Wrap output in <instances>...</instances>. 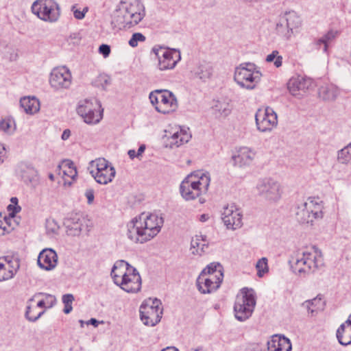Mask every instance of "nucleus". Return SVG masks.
<instances>
[{
    "label": "nucleus",
    "mask_w": 351,
    "mask_h": 351,
    "mask_svg": "<svg viewBox=\"0 0 351 351\" xmlns=\"http://www.w3.org/2000/svg\"><path fill=\"white\" fill-rule=\"evenodd\" d=\"M164 219L156 214L142 213L127 223L128 238L144 243L154 238L161 230Z\"/></svg>",
    "instance_id": "nucleus-1"
},
{
    "label": "nucleus",
    "mask_w": 351,
    "mask_h": 351,
    "mask_svg": "<svg viewBox=\"0 0 351 351\" xmlns=\"http://www.w3.org/2000/svg\"><path fill=\"white\" fill-rule=\"evenodd\" d=\"M145 15L141 0H123L114 11L112 23L119 28H130L141 22Z\"/></svg>",
    "instance_id": "nucleus-2"
},
{
    "label": "nucleus",
    "mask_w": 351,
    "mask_h": 351,
    "mask_svg": "<svg viewBox=\"0 0 351 351\" xmlns=\"http://www.w3.org/2000/svg\"><path fill=\"white\" fill-rule=\"evenodd\" d=\"M111 277L114 284L128 293H137L141 289V277L138 270L123 260L116 261L112 268Z\"/></svg>",
    "instance_id": "nucleus-3"
},
{
    "label": "nucleus",
    "mask_w": 351,
    "mask_h": 351,
    "mask_svg": "<svg viewBox=\"0 0 351 351\" xmlns=\"http://www.w3.org/2000/svg\"><path fill=\"white\" fill-rule=\"evenodd\" d=\"M210 182V177L208 172L198 171L190 174L180 184V194L186 201L199 197V202L203 204L205 199L201 196L207 193Z\"/></svg>",
    "instance_id": "nucleus-4"
},
{
    "label": "nucleus",
    "mask_w": 351,
    "mask_h": 351,
    "mask_svg": "<svg viewBox=\"0 0 351 351\" xmlns=\"http://www.w3.org/2000/svg\"><path fill=\"white\" fill-rule=\"evenodd\" d=\"M223 278L222 266L219 263H210L197 277V289L202 294L211 293L219 288Z\"/></svg>",
    "instance_id": "nucleus-5"
},
{
    "label": "nucleus",
    "mask_w": 351,
    "mask_h": 351,
    "mask_svg": "<svg viewBox=\"0 0 351 351\" xmlns=\"http://www.w3.org/2000/svg\"><path fill=\"white\" fill-rule=\"evenodd\" d=\"M291 269L293 271L300 276H305L315 271L322 264V257L317 251H305L302 254H298L295 258H293Z\"/></svg>",
    "instance_id": "nucleus-6"
},
{
    "label": "nucleus",
    "mask_w": 351,
    "mask_h": 351,
    "mask_svg": "<svg viewBox=\"0 0 351 351\" xmlns=\"http://www.w3.org/2000/svg\"><path fill=\"white\" fill-rule=\"evenodd\" d=\"M261 76L254 64L245 62L236 68L234 79L241 88L252 90L260 82Z\"/></svg>",
    "instance_id": "nucleus-7"
},
{
    "label": "nucleus",
    "mask_w": 351,
    "mask_h": 351,
    "mask_svg": "<svg viewBox=\"0 0 351 351\" xmlns=\"http://www.w3.org/2000/svg\"><path fill=\"white\" fill-rule=\"evenodd\" d=\"M151 104L155 106L157 112L167 114L175 112L178 108V100L176 95L167 89H156L152 91L149 96Z\"/></svg>",
    "instance_id": "nucleus-8"
},
{
    "label": "nucleus",
    "mask_w": 351,
    "mask_h": 351,
    "mask_svg": "<svg viewBox=\"0 0 351 351\" xmlns=\"http://www.w3.org/2000/svg\"><path fill=\"white\" fill-rule=\"evenodd\" d=\"M256 300L252 289L243 288L238 295L234 306L235 317L239 321H245L248 319L254 309Z\"/></svg>",
    "instance_id": "nucleus-9"
},
{
    "label": "nucleus",
    "mask_w": 351,
    "mask_h": 351,
    "mask_svg": "<svg viewBox=\"0 0 351 351\" xmlns=\"http://www.w3.org/2000/svg\"><path fill=\"white\" fill-rule=\"evenodd\" d=\"M88 170L95 180L100 184L111 182L116 175L114 167L105 158L92 160Z\"/></svg>",
    "instance_id": "nucleus-10"
},
{
    "label": "nucleus",
    "mask_w": 351,
    "mask_h": 351,
    "mask_svg": "<svg viewBox=\"0 0 351 351\" xmlns=\"http://www.w3.org/2000/svg\"><path fill=\"white\" fill-rule=\"evenodd\" d=\"M77 112L86 123L90 125L98 123L103 117V109L100 102L96 99H86L80 101L77 108Z\"/></svg>",
    "instance_id": "nucleus-11"
},
{
    "label": "nucleus",
    "mask_w": 351,
    "mask_h": 351,
    "mask_svg": "<svg viewBox=\"0 0 351 351\" xmlns=\"http://www.w3.org/2000/svg\"><path fill=\"white\" fill-rule=\"evenodd\" d=\"M139 313L145 325L154 326L160 322L162 317V303L157 298H149L141 305Z\"/></svg>",
    "instance_id": "nucleus-12"
},
{
    "label": "nucleus",
    "mask_w": 351,
    "mask_h": 351,
    "mask_svg": "<svg viewBox=\"0 0 351 351\" xmlns=\"http://www.w3.org/2000/svg\"><path fill=\"white\" fill-rule=\"evenodd\" d=\"M31 8L34 14L47 22L57 21L60 14L59 5L55 0H36Z\"/></svg>",
    "instance_id": "nucleus-13"
},
{
    "label": "nucleus",
    "mask_w": 351,
    "mask_h": 351,
    "mask_svg": "<svg viewBox=\"0 0 351 351\" xmlns=\"http://www.w3.org/2000/svg\"><path fill=\"white\" fill-rule=\"evenodd\" d=\"M256 189L262 198L269 202H276L282 194L281 184L271 178H265L258 181Z\"/></svg>",
    "instance_id": "nucleus-14"
},
{
    "label": "nucleus",
    "mask_w": 351,
    "mask_h": 351,
    "mask_svg": "<svg viewBox=\"0 0 351 351\" xmlns=\"http://www.w3.org/2000/svg\"><path fill=\"white\" fill-rule=\"evenodd\" d=\"M302 25L301 17L294 11L287 12L276 25L277 33L289 40Z\"/></svg>",
    "instance_id": "nucleus-15"
},
{
    "label": "nucleus",
    "mask_w": 351,
    "mask_h": 351,
    "mask_svg": "<svg viewBox=\"0 0 351 351\" xmlns=\"http://www.w3.org/2000/svg\"><path fill=\"white\" fill-rule=\"evenodd\" d=\"M152 52L157 58V68L160 71L174 69L177 63L181 60L180 51L174 49H170L161 46H156L152 48Z\"/></svg>",
    "instance_id": "nucleus-16"
},
{
    "label": "nucleus",
    "mask_w": 351,
    "mask_h": 351,
    "mask_svg": "<svg viewBox=\"0 0 351 351\" xmlns=\"http://www.w3.org/2000/svg\"><path fill=\"white\" fill-rule=\"evenodd\" d=\"M257 129L261 132L271 131L278 124V117L273 108L258 109L255 114Z\"/></svg>",
    "instance_id": "nucleus-17"
},
{
    "label": "nucleus",
    "mask_w": 351,
    "mask_h": 351,
    "mask_svg": "<svg viewBox=\"0 0 351 351\" xmlns=\"http://www.w3.org/2000/svg\"><path fill=\"white\" fill-rule=\"evenodd\" d=\"M71 82V73L66 66L57 67L52 70L49 83L54 89H66L70 87Z\"/></svg>",
    "instance_id": "nucleus-18"
},
{
    "label": "nucleus",
    "mask_w": 351,
    "mask_h": 351,
    "mask_svg": "<svg viewBox=\"0 0 351 351\" xmlns=\"http://www.w3.org/2000/svg\"><path fill=\"white\" fill-rule=\"evenodd\" d=\"M15 173L16 176L27 186H34L38 182V171L29 163L19 162L16 166Z\"/></svg>",
    "instance_id": "nucleus-19"
},
{
    "label": "nucleus",
    "mask_w": 351,
    "mask_h": 351,
    "mask_svg": "<svg viewBox=\"0 0 351 351\" xmlns=\"http://www.w3.org/2000/svg\"><path fill=\"white\" fill-rule=\"evenodd\" d=\"M221 216L224 225L228 229L236 230L242 225V215L234 204L225 206Z\"/></svg>",
    "instance_id": "nucleus-20"
},
{
    "label": "nucleus",
    "mask_w": 351,
    "mask_h": 351,
    "mask_svg": "<svg viewBox=\"0 0 351 351\" xmlns=\"http://www.w3.org/2000/svg\"><path fill=\"white\" fill-rule=\"evenodd\" d=\"M311 84L310 80L298 75L293 77L289 80L287 88L293 96L300 98L305 95Z\"/></svg>",
    "instance_id": "nucleus-21"
},
{
    "label": "nucleus",
    "mask_w": 351,
    "mask_h": 351,
    "mask_svg": "<svg viewBox=\"0 0 351 351\" xmlns=\"http://www.w3.org/2000/svg\"><path fill=\"white\" fill-rule=\"evenodd\" d=\"M40 295H43L45 297L44 299H43V300L45 302V304L46 305V308H50L53 307L56 304V298L54 295L48 294V293H41V292L36 293L32 298L29 299L27 302V305L26 311H25V317L29 322H36L45 313V311H41V312H39L38 313H37V315H30V313H31V302L34 301V300L36 298H37L38 297H39Z\"/></svg>",
    "instance_id": "nucleus-22"
},
{
    "label": "nucleus",
    "mask_w": 351,
    "mask_h": 351,
    "mask_svg": "<svg viewBox=\"0 0 351 351\" xmlns=\"http://www.w3.org/2000/svg\"><path fill=\"white\" fill-rule=\"evenodd\" d=\"M19 268L18 261L13 262L9 257H0V282L14 278Z\"/></svg>",
    "instance_id": "nucleus-23"
},
{
    "label": "nucleus",
    "mask_w": 351,
    "mask_h": 351,
    "mask_svg": "<svg viewBox=\"0 0 351 351\" xmlns=\"http://www.w3.org/2000/svg\"><path fill=\"white\" fill-rule=\"evenodd\" d=\"M58 264V255L51 248L43 250L38 256V266L46 271L53 269Z\"/></svg>",
    "instance_id": "nucleus-24"
},
{
    "label": "nucleus",
    "mask_w": 351,
    "mask_h": 351,
    "mask_svg": "<svg viewBox=\"0 0 351 351\" xmlns=\"http://www.w3.org/2000/svg\"><path fill=\"white\" fill-rule=\"evenodd\" d=\"M66 232L70 236H78L83 228L87 226V219L80 213L72 215L65 222Z\"/></svg>",
    "instance_id": "nucleus-25"
},
{
    "label": "nucleus",
    "mask_w": 351,
    "mask_h": 351,
    "mask_svg": "<svg viewBox=\"0 0 351 351\" xmlns=\"http://www.w3.org/2000/svg\"><path fill=\"white\" fill-rule=\"evenodd\" d=\"M256 156V153L247 147H241L237 154L232 156L234 165L239 167L250 166Z\"/></svg>",
    "instance_id": "nucleus-26"
},
{
    "label": "nucleus",
    "mask_w": 351,
    "mask_h": 351,
    "mask_svg": "<svg viewBox=\"0 0 351 351\" xmlns=\"http://www.w3.org/2000/svg\"><path fill=\"white\" fill-rule=\"evenodd\" d=\"M268 351H291L290 340L284 335H275L267 342Z\"/></svg>",
    "instance_id": "nucleus-27"
},
{
    "label": "nucleus",
    "mask_w": 351,
    "mask_h": 351,
    "mask_svg": "<svg viewBox=\"0 0 351 351\" xmlns=\"http://www.w3.org/2000/svg\"><path fill=\"white\" fill-rule=\"evenodd\" d=\"M191 138V134L187 130L180 128L167 138V145L171 148L178 147L188 143Z\"/></svg>",
    "instance_id": "nucleus-28"
},
{
    "label": "nucleus",
    "mask_w": 351,
    "mask_h": 351,
    "mask_svg": "<svg viewBox=\"0 0 351 351\" xmlns=\"http://www.w3.org/2000/svg\"><path fill=\"white\" fill-rule=\"evenodd\" d=\"M213 66L207 62H202L191 71L194 77L198 78L202 82H206L213 75Z\"/></svg>",
    "instance_id": "nucleus-29"
},
{
    "label": "nucleus",
    "mask_w": 351,
    "mask_h": 351,
    "mask_svg": "<svg viewBox=\"0 0 351 351\" xmlns=\"http://www.w3.org/2000/svg\"><path fill=\"white\" fill-rule=\"evenodd\" d=\"M302 204L314 215V219L323 217V202L319 197H309Z\"/></svg>",
    "instance_id": "nucleus-30"
},
{
    "label": "nucleus",
    "mask_w": 351,
    "mask_h": 351,
    "mask_svg": "<svg viewBox=\"0 0 351 351\" xmlns=\"http://www.w3.org/2000/svg\"><path fill=\"white\" fill-rule=\"evenodd\" d=\"M20 106L27 114H34L40 110V101L36 97L26 96L20 99Z\"/></svg>",
    "instance_id": "nucleus-31"
},
{
    "label": "nucleus",
    "mask_w": 351,
    "mask_h": 351,
    "mask_svg": "<svg viewBox=\"0 0 351 351\" xmlns=\"http://www.w3.org/2000/svg\"><path fill=\"white\" fill-rule=\"evenodd\" d=\"M337 36V31L330 30L320 38L315 39L314 45L316 49H320L321 47L323 46V51L327 53L330 44L335 39Z\"/></svg>",
    "instance_id": "nucleus-32"
},
{
    "label": "nucleus",
    "mask_w": 351,
    "mask_h": 351,
    "mask_svg": "<svg viewBox=\"0 0 351 351\" xmlns=\"http://www.w3.org/2000/svg\"><path fill=\"white\" fill-rule=\"evenodd\" d=\"M318 95L323 100L332 101L339 95V90L334 84H324L319 87Z\"/></svg>",
    "instance_id": "nucleus-33"
},
{
    "label": "nucleus",
    "mask_w": 351,
    "mask_h": 351,
    "mask_svg": "<svg viewBox=\"0 0 351 351\" xmlns=\"http://www.w3.org/2000/svg\"><path fill=\"white\" fill-rule=\"evenodd\" d=\"M206 242V236L196 235L192 238L191 241V250L193 254L200 255L204 251V247H208Z\"/></svg>",
    "instance_id": "nucleus-34"
},
{
    "label": "nucleus",
    "mask_w": 351,
    "mask_h": 351,
    "mask_svg": "<svg viewBox=\"0 0 351 351\" xmlns=\"http://www.w3.org/2000/svg\"><path fill=\"white\" fill-rule=\"evenodd\" d=\"M295 216L301 223H312L314 220V215L302 203L297 206Z\"/></svg>",
    "instance_id": "nucleus-35"
},
{
    "label": "nucleus",
    "mask_w": 351,
    "mask_h": 351,
    "mask_svg": "<svg viewBox=\"0 0 351 351\" xmlns=\"http://www.w3.org/2000/svg\"><path fill=\"white\" fill-rule=\"evenodd\" d=\"M60 169V174L62 173L64 177H68L72 180H75L77 176V172L74 163L70 160H63L58 166Z\"/></svg>",
    "instance_id": "nucleus-36"
},
{
    "label": "nucleus",
    "mask_w": 351,
    "mask_h": 351,
    "mask_svg": "<svg viewBox=\"0 0 351 351\" xmlns=\"http://www.w3.org/2000/svg\"><path fill=\"white\" fill-rule=\"evenodd\" d=\"M302 306L313 316L315 313L323 309L324 302L322 300L321 298L316 297L312 300L304 302Z\"/></svg>",
    "instance_id": "nucleus-37"
},
{
    "label": "nucleus",
    "mask_w": 351,
    "mask_h": 351,
    "mask_svg": "<svg viewBox=\"0 0 351 351\" xmlns=\"http://www.w3.org/2000/svg\"><path fill=\"white\" fill-rule=\"evenodd\" d=\"M216 116L221 117H227L231 112L230 105L228 102L216 101L212 107Z\"/></svg>",
    "instance_id": "nucleus-38"
},
{
    "label": "nucleus",
    "mask_w": 351,
    "mask_h": 351,
    "mask_svg": "<svg viewBox=\"0 0 351 351\" xmlns=\"http://www.w3.org/2000/svg\"><path fill=\"white\" fill-rule=\"evenodd\" d=\"M339 162L347 165L351 162V142L337 152Z\"/></svg>",
    "instance_id": "nucleus-39"
},
{
    "label": "nucleus",
    "mask_w": 351,
    "mask_h": 351,
    "mask_svg": "<svg viewBox=\"0 0 351 351\" xmlns=\"http://www.w3.org/2000/svg\"><path fill=\"white\" fill-rule=\"evenodd\" d=\"M45 228L48 236L55 237L59 233L60 226L55 219L49 218L46 220Z\"/></svg>",
    "instance_id": "nucleus-40"
},
{
    "label": "nucleus",
    "mask_w": 351,
    "mask_h": 351,
    "mask_svg": "<svg viewBox=\"0 0 351 351\" xmlns=\"http://www.w3.org/2000/svg\"><path fill=\"white\" fill-rule=\"evenodd\" d=\"M268 260L265 257L259 259L256 264V269L257 270V276L259 278L263 277L269 272Z\"/></svg>",
    "instance_id": "nucleus-41"
},
{
    "label": "nucleus",
    "mask_w": 351,
    "mask_h": 351,
    "mask_svg": "<svg viewBox=\"0 0 351 351\" xmlns=\"http://www.w3.org/2000/svg\"><path fill=\"white\" fill-rule=\"evenodd\" d=\"M14 121L10 119H2L0 121V130L6 134H12L14 131Z\"/></svg>",
    "instance_id": "nucleus-42"
},
{
    "label": "nucleus",
    "mask_w": 351,
    "mask_h": 351,
    "mask_svg": "<svg viewBox=\"0 0 351 351\" xmlns=\"http://www.w3.org/2000/svg\"><path fill=\"white\" fill-rule=\"evenodd\" d=\"M278 51H273L271 53L267 56L266 61L268 62H274V65L277 68L281 66L282 64V57L281 56H278Z\"/></svg>",
    "instance_id": "nucleus-43"
},
{
    "label": "nucleus",
    "mask_w": 351,
    "mask_h": 351,
    "mask_svg": "<svg viewBox=\"0 0 351 351\" xmlns=\"http://www.w3.org/2000/svg\"><path fill=\"white\" fill-rule=\"evenodd\" d=\"M74 300V297L72 294L68 293L63 295L62 296V302L64 305V313L65 314H69L71 312L73 307H72V303Z\"/></svg>",
    "instance_id": "nucleus-44"
},
{
    "label": "nucleus",
    "mask_w": 351,
    "mask_h": 351,
    "mask_svg": "<svg viewBox=\"0 0 351 351\" xmlns=\"http://www.w3.org/2000/svg\"><path fill=\"white\" fill-rule=\"evenodd\" d=\"M350 327H345V331L341 332L340 335L342 337V339L339 340V338L338 337V330H337V338L338 339L339 343L342 346H348L351 344V335H350V331L351 328H349Z\"/></svg>",
    "instance_id": "nucleus-45"
},
{
    "label": "nucleus",
    "mask_w": 351,
    "mask_h": 351,
    "mask_svg": "<svg viewBox=\"0 0 351 351\" xmlns=\"http://www.w3.org/2000/svg\"><path fill=\"white\" fill-rule=\"evenodd\" d=\"M145 40V37L141 33H134L129 40V45L132 47H135L138 45V42H143Z\"/></svg>",
    "instance_id": "nucleus-46"
},
{
    "label": "nucleus",
    "mask_w": 351,
    "mask_h": 351,
    "mask_svg": "<svg viewBox=\"0 0 351 351\" xmlns=\"http://www.w3.org/2000/svg\"><path fill=\"white\" fill-rule=\"evenodd\" d=\"M97 85H101L103 89L106 88V86L110 84V77L106 75H101L97 77L96 81Z\"/></svg>",
    "instance_id": "nucleus-47"
},
{
    "label": "nucleus",
    "mask_w": 351,
    "mask_h": 351,
    "mask_svg": "<svg viewBox=\"0 0 351 351\" xmlns=\"http://www.w3.org/2000/svg\"><path fill=\"white\" fill-rule=\"evenodd\" d=\"M74 17L77 19H82L85 16V14L88 12V8H84L82 11L75 9V5L72 7Z\"/></svg>",
    "instance_id": "nucleus-48"
},
{
    "label": "nucleus",
    "mask_w": 351,
    "mask_h": 351,
    "mask_svg": "<svg viewBox=\"0 0 351 351\" xmlns=\"http://www.w3.org/2000/svg\"><path fill=\"white\" fill-rule=\"evenodd\" d=\"M99 53L102 54L106 58H108L110 53V47L106 44H102L99 47Z\"/></svg>",
    "instance_id": "nucleus-49"
},
{
    "label": "nucleus",
    "mask_w": 351,
    "mask_h": 351,
    "mask_svg": "<svg viewBox=\"0 0 351 351\" xmlns=\"http://www.w3.org/2000/svg\"><path fill=\"white\" fill-rule=\"evenodd\" d=\"M84 195L87 198V203L92 204L95 198L94 190L93 189H88L86 190Z\"/></svg>",
    "instance_id": "nucleus-50"
},
{
    "label": "nucleus",
    "mask_w": 351,
    "mask_h": 351,
    "mask_svg": "<svg viewBox=\"0 0 351 351\" xmlns=\"http://www.w3.org/2000/svg\"><path fill=\"white\" fill-rule=\"evenodd\" d=\"M8 211L10 212V215L12 217H14L16 213H18L21 211V208L19 206H14V205L10 204L8 206Z\"/></svg>",
    "instance_id": "nucleus-51"
},
{
    "label": "nucleus",
    "mask_w": 351,
    "mask_h": 351,
    "mask_svg": "<svg viewBox=\"0 0 351 351\" xmlns=\"http://www.w3.org/2000/svg\"><path fill=\"white\" fill-rule=\"evenodd\" d=\"M6 158L5 148L0 144V165L3 164Z\"/></svg>",
    "instance_id": "nucleus-52"
},
{
    "label": "nucleus",
    "mask_w": 351,
    "mask_h": 351,
    "mask_svg": "<svg viewBox=\"0 0 351 351\" xmlns=\"http://www.w3.org/2000/svg\"><path fill=\"white\" fill-rule=\"evenodd\" d=\"M70 136L71 131L69 129H66L63 131L61 138L63 141H66L70 137Z\"/></svg>",
    "instance_id": "nucleus-53"
},
{
    "label": "nucleus",
    "mask_w": 351,
    "mask_h": 351,
    "mask_svg": "<svg viewBox=\"0 0 351 351\" xmlns=\"http://www.w3.org/2000/svg\"><path fill=\"white\" fill-rule=\"evenodd\" d=\"M86 324H92L95 327H97L98 326L99 322L96 319H95V318H91L90 320H88Z\"/></svg>",
    "instance_id": "nucleus-54"
},
{
    "label": "nucleus",
    "mask_w": 351,
    "mask_h": 351,
    "mask_svg": "<svg viewBox=\"0 0 351 351\" xmlns=\"http://www.w3.org/2000/svg\"><path fill=\"white\" fill-rule=\"evenodd\" d=\"M145 150V145H141L139 147L138 149V152L136 153V156H141L144 152Z\"/></svg>",
    "instance_id": "nucleus-55"
},
{
    "label": "nucleus",
    "mask_w": 351,
    "mask_h": 351,
    "mask_svg": "<svg viewBox=\"0 0 351 351\" xmlns=\"http://www.w3.org/2000/svg\"><path fill=\"white\" fill-rule=\"evenodd\" d=\"M128 154L131 159H134L135 157H138L134 149H130Z\"/></svg>",
    "instance_id": "nucleus-56"
},
{
    "label": "nucleus",
    "mask_w": 351,
    "mask_h": 351,
    "mask_svg": "<svg viewBox=\"0 0 351 351\" xmlns=\"http://www.w3.org/2000/svg\"><path fill=\"white\" fill-rule=\"evenodd\" d=\"M36 307H39V308H46V305L45 304V302L43 301V300H40L38 302H37V304H36Z\"/></svg>",
    "instance_id": "nucleus-57"
},
{
    "label": "nucleus",
    "mask_w": 351,
    "mask_h": 351,
    "mask_svg": "<svg viewBox=\"0 0 351 351\" xmlns=\"http://www.w3.org/2000/svg\"><path fill=\"white\" fill-rule=\"evenodd\" d=\"M208 218H209L208 215L202 214L199 217V220L202 222H204V221H206L208 219Z\"/></svg>",
    "instance_id": "nucleus-58"
},
{
    "label": "nucleus",
    "mask_w": 351,
    "mask_h": 351,
    "mask_svg": "<svg viewBox=\"0 0 351 351\" xmlns=\"http://www.w3.org/2000/svg\"><path fill=\"white\" fill-rule=\"evenodd\" d=\"M11 204L14 206H19L18 205V199L16 197H13L10 199Z\"/></svg>",
    "instance_id": "nucleus-59"
},
{
    "label": "nucleus",
    "mask_w": 351,
    "mask_h": 351,
    "mask_svg": "<svg viewBox=\"0 0 351 351\" xmlns=\"http://www.w3.org/2000/svg\"><path fill=\"white\" fill-rule=\"evenodd\" d=\"M161 351H179L178 349L175 347H167L166 348L162 349Z\"/></svg>",
    "instance_id": "nucleus-60"
},
{
    "label": "nucleus",
    "mask_w": 351,
    "mask_h": 351,
    "mask_svg": "<svg viewBox=\"0 0 351 351\" xmlns=\"http://www.w3.org/2000/svg\"><path fill=\"white\" fill-rule=\"evenodd\" d=\"M187 351H204L202 347L191 348Z\"/></svg>",
    "instance_id": "nucleus-61"
},
{
    "label": "nucleus",
    "mask_w": 351,
    "mask_h": 351,
    "mask_svg": "<svg viewBox=\"0 0 351 351\" xmlns=\"http://www.w3.org/2000/svg\"><path fill=\"white\" fill-rule=\"evenodd\" d=\"M35 310H36V307L32 308V307L31 306V313H30L31 315H37V314L34 313Z\"/></svg>",
    "instance_id": "nucleus-62"
},
{
    "label": "nucleus",
    "mask_w": 351,
    "mask_h": 351,
    "mask_svg": "<svg viewBox=\"0 0 351 351\" xmlns=\"http://www.w3.org/2000/svg\"><path fill=\"white\" fill-rule=\"evenodd\" d=\"M49 178L51 181H53V180H54V178H54L53 174L50 173V174L49 175Z\"/></svg>",
    "instance_id": "nucleus-63"
},
{
    "label": "nucleus",
    "mask_w": 351,
    "mask_h": 351,
    "mask_svg": "<svg viewBox=\"0 0 351 351\" xmlns=\"http://www.w3.org/2000/svg\"><path fill=\"white\" fill-rule=\"evenodd\" d=\"M80 322L81 323V326H82L84 324V322L82 320H80Z\"/></svg>",
    "instance_id": "nucleus-64"
}]
</instances>
